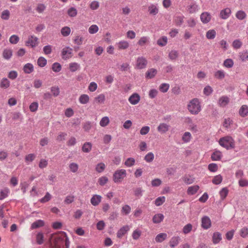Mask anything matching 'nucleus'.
Listing matches in <instances>:
<instances>
[{
    "instance_id": "nucleus-22",
    "label": "nucleus",
    "mask_w": 248,
    "mask_h": 248,
    "mask_svg": "<svg viewBox=\"0 0 248 248\" xmlns=\"http://www.w3.org/2000/svg\"><path fill=\"white\" fill-rule=\"evenodd\" d=\"M34 67L31 63H28L23 67V71L26 74H30L33 71Z\"/></svg>"
},
{
    "instance_id": "nucleus-62",
    "label": "nucleus",
    "mask_w": 248,
    "mask_h": 248,
    "mask_svg": "<svg viewBox=\"0 0 248 248\" xmlns=\"http://www.w3.org/2000/svg\"><path fill=\"white\" fill-rule=\"evenodd\" d=\"M19 40V38L18 36L16 35H12L9 39V41L10 43L12 44H17Z\"/></svg>"
},
{
    "instance_id": "nucleus-52",
    "label": "nucleus",
    "mask_w": 248,
    "mask_h": 248,
    "mask_svg": "<svg viewBox=\"0 0 248 248\" xmlns=\"http://www.w3.org/2000/svg\"><path fill=\"white\" fill-rule=\"evenodd\" d=\"M36 242L38 245H41L44 243V235L42 232H39L36 235Z\"/></svg>"
},
{
    "instance_id": "nucleus-1",
    "label": "nucleus",
    "mask_w": 248,
    "mask_h": 248,
    "mask_svg": "<svg viewBox=\"0 0 248 248\" xmlns=\"http://www.w3.org/2000/svg\"><path fill=\"white\" fill-rule=\"evenodd\" d=\"M69 238L64 232L54 234L50 242V248H69Z\"/></svg>"
},
{
    "instance_id": "nucleus-21",
    "label": "nucleus",
    "mask_w": 248,
    "mask_h": 248,
    "mask_svg": "<svg viewBox=\"0 0 248 248\" xmlns=\"http://www.w3.org/2000/svg\"><path fill=\"white\" fill-rule=\"evenodd\" d=\"M148 12L152 16H155L158 13V9L155 5L151 4L148 7Z\"/></svg>"
},
{
    "instance_id": "nucleus-5",
    "label": "nucleus",
    "mask_w": 248,
    "mask_h": 248,
    "mask_svg": "<svg viewBox=\"0 0 248 248\" xmlns=\"http://www.w3.org/2000/svg\"><path fill=\"white\" fill-rule=\"evenodd\" d=\"M147 64V61L143 57H139L136 61V67L138 69H141L146 67Z\"/></svg>"
},
{
    "instance_id": "nucleus-32",
    "label": "nucleus",
    "mask_w": 248,
    "mask_h": 248,
    "mask_svg": "<svg viewBox=\"0 0 248 248\" xmlns=\"http://www.w3.org/2000/svg\"><path fill=\"white\" fill-rule=\"evenodd\" d=\"M10 191L8 188H5L0 191V200H2L8 196Z\"/></svg>"
},
{
    "instance_id": "nucleus-37",
    "label": "nucleus",
    "mask_w": 248,
    "mask_h": 248,
    "mask_svg": "<svg viewBox=\"0 0 248 248\" xmlns=\"http://www.w3.org/2000/svg\"><path fill=\"white\" fill-rule=\"evenodd\" d=\"M69 168L72 172L76 173L78 169V165L77 163L72 162L69 164Z\"/></svg>"
},
{
    "instance_id": "nucleus-3",
    "label": "nucleus",
    "mask_w": 248,
    "mask_h": 248,
    "mask_svg": "<svg viewBox=\"0 0 248 248\" xmlns=\"http://www.w3.org/2000/svg\"><path fill=\"white\" fill-rule=\"evenodd\" d=\"M219 144L227 150L233 149L235 147L233 139L230 136L221 138L219 140Z\"/></svg>"
},
{
    "instance_id": "nucleus-35",
    "label": "nucleus",
    "mask_w": 248,
    "mask_h": 248,
    "mask_svg": "<svg viewBox=\"0 0 248 248\" xmlns=\"http://www.w3.org/2000/svg\"><path fill=\"white\" fill-rule=\"evenodd\" d=\"M80 65L77 62H72L69 64V69L72 72H75L79 69Z\"/></svg>"
},
{
    "instance_id": "nucleus-58",
    "label": "nucleus",
    "mask_w": 248,
    "mask_h": 248,
    "mask_svg": "<svg viewBox=\"0 0 248 248\" xmlns=\"http://www.w3.org/2000/svg\"><path fill=\"white\" fill-rule=\"evenodd\" d=\"M38 103L36 102H32L29 106L30 110L31 112H35L38 109Z\"/></svg>"
},
{
    "instance_id": "nucleus-60",
    "label": "nucleus",
    "mask_w": 248,
    "mask_h": 248,
    "mask_svg": "<svg viewBox=\"0 0 248 248\" xmlns=\"http://www.w3.org/2000/svg\"><path fill=\"white\" fill-rule=\"evenodd\" d=\"M10 13L9 10H4L1 15V18L3 20H8L9 18Z\"/></svg>"
},
{
    "instance_id": "nucleus-53",
    "label": "nucleus",
    "mask_w": 248,
    "mask_h": 248,
    "mask_svg": "<svg viewBox=\"0 0 248 248\" xmlns=\"http://www.w3.org/2000/svg\"><path fill=\"white\" fill-rule=\"evenodd\" d=\"M232 46L234 49H239L242 46V42L239 39H236L232 42Z\"/></svg>"
},
{
    "instance_id": "nucleus-17",
    "label": "nucleus",
    "mask_w": 248,
    "mask_h": 248,
    "mask_svg": "<svg viewBox=\"0 0 248 248\" xmlns=\"http://www.w3.org/2000/svg\"><path fill=\"white\" fill-rule=\"evenodd\" d=\"M164 218V216L162 214H156L153 217V222L154 223L158 224L162 222Z\"/></svg>"
},
{
    "instance_id": "nucleus-29",
    "label": "nucleus",
    "mask_w": 248,
    "mask_h": 248,
    "mask_svg": "<svg viewBox=\"0 0 248 248\" xmlns=\"http://www.w3.org/2000/svg\"><path fill=\"white\" fill-rule=\"evenodd\" d=\"M129 46L128 42L126 41H121L118 44V47L119 49H125Z\"/></svg>"
},
{
    "instance_id": "nucleus-47",
    "label": "nucleus",
    "mask_w": 248,
    "mask_h": 248,
    "mask_svg": "<svg viewBox=\"0 0 248 248\" xmlns=\"http://www.w3.org/2000/svg\"><path fill=\"white\" fill-rule=\"evenodd\" d=\"M106 168V165L103 163H99L97 164L95 167V170L99 173L103 171Z\"/></svg>"
},
{
    "instance_id": "nucleus-13",
    "label": "nucleus",
    "mask_w": 248,
    "mask_h": 248,
    "mask_svg": "<svg viewBox=\"0 0 248 248\" xmlns=\"http://www.w3.org/2000/svg\"><path fill=\"white\" fill-rule=\"evenodd\" d=\"M102 197L99 195H94L91 199V203L93 206L98 205L101 201Z\"/></svg>"
},
{
    "instance_id": "nucleus-41",
    "label": "nucleus",
    "mask_w": 248,
    "mask_h": 248,
    "mask_svg": "<svg viewBox=\"0 0 248 248\" xmlns=\"http://www.w3.org/2000/svg\"><path fill=\"white\" fill-rule=\"evenodd\" d=\"M229 102V98L227 96L221 97L218 101V103L220 106L224 107L226 106Z\"/></svg>"
},
{
    "instance_id": "nucleus-24",
    "label": "nucleus",
    "mask_w": 248,
    "mask_h": 248,
    "mask_svg": "<svg viewBox=\"0 0 248 248\" xmlns=\"http://www.w3.org/2000/svg\"><path fill=\"white\" fill-rule=\"evenodd\" d=\"M184 16L183 15L175 16L174 21L176 26H180L184 22Z\"/></svg>"
},
{
    "instance_id": "nucleus-56",
    "label": "nucleus",
    "mask_w": 248,
    "mask_h": 248,
    "mask_svg": "<svg viewBox=\"0 0 248 248\" xmlns=\"http://www.w3.org/2000/svg\"><path fill=\"white\" fill-rule=\"evenodd\" d=\"M165 201V198L164 196L159 197L156 199L155 201V204L156 206H160L162 205Z\"/></svg>"
},
{
    "instance_id": "nucleus-38",
    "label": "nucleus",
    "mask_w": 248,
    "mask_h": 248,
    "mask_svg": "<svg viewBox=\"0 0 248 248\" xmlns=\"http://www.w3.org/2000/svg\"><path fill=\"white\" fill-rule=\"evenodd\" d=\"M167 41V37L166 36H163L157 40V44L159 46H163L166 45Z\"/></svg>"
},
{
    "instance_id": "nucleus-18",
    "label": "nucleus",
    "mask_w": 248,
    "mask_h": 248,
    "mask_svg": "<svg viewBox=\"0 0 248 248\" xmlns=\"http://www.w3.org/2000/svg\"><path fill=\"white\" fill-rule=\"evenodd\" d=\"M199 186L198 185H194L188 187L187 190V193L189 195H193L196 194L198 190L199 189Z\"/></svg>"
},
{
    "instance_id": "nucleus-12",
    "label": "nucleus",
    "mask_w": 248,
    "mask_h": 248,
    "mask_svg": "<svg viewBox=\"0 0 248 248\" xmlns=\"http://www.w3.org/2000/svg\"><path fill=\"white\" fill-rule=\"evenodd\" d=\"M211 18L210 14L208 12H204L201 15V20L202 22L204 24L208 23Z\"/></svg>"
},
{
    "instance_id": "nucleus-48",
    "label": "nucleus",
    "mask_w": 248,
    "mask_h": 248,
    "mask_svg": "<svg viewBox=\"0 0 248 248\" xmlns=\"http://www.w3.org/2000/svg\"><path fill=\"white\" fill-rule=\"evenodd\" d=\"M67 14L70 17H75L77 15V9L74 7H71L67 11Z\"/></svg>"
},
{
    "instance_id": "nucleus-33",
    "label": "nucleus",
    "mask_w": 248,
    "mask_h": 248,
    "mask_svg": "<svg viewBox=\"0 0 248 248\" xmlns=\"http://www.w3.org/2000/svg\"><path fill=\"white\" fill-rule=\"evenodd\" d=\"M216 31L214 30H210L206 32V37L208 39H213L216 36Z\"/></svg>"
},
{
    "instance_id": "nucleus-31",
    "label": "nucleus",
    "mask_w": 248,
    "mask_h": 248,
    "mask_svg": "<svg viewBox=\"0 0 248 248\" xmlns=\"http://www.w3.org/2000/svg\"><path fill=\"white\" fill-rule=\"evenodd\" d=\"M198 10V6L196 3H192L187 6V11L189 13H194Z\"/></svg>"
},
{
    "instance_id": "nucleus-4",
    "label": "nucleus",
    "mask_w": 248,
    "mask_h": 248,
    "mask_svg": "<svg viewBox=\"0 0 248 248\" xmlns=\"http://www.w3.org/2000/svg\"><path fill=\"white\" fill-rule=\"evenodd\" d=\"M126 176V171L124 169L118 170L113 174V181L116 183H121Z\"/></svg>"
},
{
    "instance_id": "nucleus-9",
    "label": "nucleus",
    "mask_w": 248,
    "mask_h": 248,
    "mask_svg": "<svg viewBox=\"0 0 248 248\" xmlns=\"http://www.w3.org/2000/svg\"><path fill=\"white\" fill-rule=\"evenodd\" d=\"M140 95L137 93H134L128 98L129 102L132 105H136L140 101Z\"/></svg>"
},
{
    "instance_id": "nucleus-28",
    "label": "nucleus",
    "mask_w": 248,
    "mask_h": 248,
    "mask_svg": "<svg viewBox=\"0 0 248 248\" xmlns=\"http://www.w3.org/2000/svg\"><path fill=\"white\" fill-rule=\"evenodd\" d=\"M92 147V143L90 142H86L83 145L82 150L83 152L87 153L91 151Z\"/></svg>"
},
{
    "instance_id": "nucleus-55",
    "label": "nucleus",
    "mask_w": 248,
    "mask_h": 248,
    "mask_svg": "<svg viewBox=\"0 0 248 248\" xmlns=\"http://www.w3.org/2000/svg\"><path fill=\"white\" fill-rule=\"evenodd\" d=\"M192 229V225L190 223L187 224L185 225L183 229V232L185 234L189 233Z\"/></svg>"
},
{
    "instance_id": "nucleus-63",
    "label": "nucleus",
    "mask_w": 248,
    "mask_h": 248,
    "mask_svg": "<svg viewBox=\"0 0 248 248\" xmlns=\"http://www.w3.org/2000/svg\"><path fill=\"white\" fill-rule=\"evenodd\" d=\"M191 139V134L190 132H185L183 137L182 140L185 142H187L190 141Z\"/></svg>"
},
{
    "instance_id": "nucleus-36",
    "label": "nucleus",
    "mask_w": 248,
    "mask_h": 248,
    "mask_svg": "<svg viewBox=\"0 0 248 248\" xmlns=\"http://www.w3.org/2000/svg\"><path fill=\"white\" fill-rule=\"evenodd\" d=\"M2 54L5 59L9 60L12 56V51L11 49H5L3 50Z\"/></svg>"
},
{
    "instance_id": "nucleus-8",
    "label": "nucleus",
    "mask_w": 248,
    "mask_h": 248,
    "mask_svg": "<svg viewBox=\"0 0 248 248\" xmlns=\"http://www.w3.org/2000/svg\"><path fill=\"white\" fill-rule=\"evenodd\" d=\"M202 227L204 229H208L211 226V221L207 216H204L202 218Z\"/></svg>"
},
{
    "instance_id": "nucleus-64",
    "label": "nucleus",
    "mask_w": 248,
    "mask_h": 248,
    "mask_svg": "<svg viewBox=\"0 0 248 248\" xmlns=\"http://www.w3.org/2000/svg\"><path fill=\"white\" fill-rule=\"evenodd\" d=\"M98 31V27L96 25H92L89 28V32L91 34L96 33Z\"/></svg>"
},
{
    "instance_id": "nucleus-39",
    "label": "nucleus",
    "mask_w": 248,
    "mask_h": 248,
    "mask_svg": "<svg viewBox=\"0 0 248 248\" xmlns=\"http://www.w3.org/2000/svg\"><path fill=\"white\" fill-rule=\"evenodd\" d=\"M155 158L154 154L152 152H149L144 156V160L148 163L152 162Z\"/></svg>"
},
{
    "instance_id": "nucleus-19",
    "label": "nucleus",
    "mask_w": 248,
    "mask_h": 248,
    "mask_svg": "<svg viewBox=\"0 0 248 248\" xmlns=\"http://www.w3.org/2000/svg\"><path fill=\"white\" fill-rule=\"evenodd\" d=\"M157 74V70L155 68L149 69L145 74V77L147 78H152Z\"/></svg>"
},
{
    "instance_id": "nucleus-25",
    "label": "nucleus",
    "mask_w": 248,
    "mask_h": 248,
    "mask_svg": "<svg viewBox=\"0 0 248 248\" xmlns=\"http://www.w3.org/2000/svg\"><path fill=\"white\" fill-rule=\"evenodd\" d=\"M181 239L179 236H174L170 240V244L171 247H175L179 243Z\"/></svg>"
},
{
    "instance_id": "nucleus-49",
    "label": "nucleus",
    "mask_w": 248,
    "mask_h": 248,
    "mask_svg": "<svg viewBox=\"0 0 248 248\" xmlns=\"http://www.w3.org/2000/svg\"><path fill=\"white\" fill-rule=\"evenodd\" d=\"M46 60L43 57H40L38 59L37 64L40 67H44L46 64Z\"/></svg>"
},
{
    "instance_id": "nucleus-20",
    "label": "nucleus",
    "mask_w": 248,
    "mask_h": 248,
    "mask_svg": "<svg viewBox=\"0 0 248 248\" xmlns=\"http://www.w3.org/2000/svg\"><path fill=\"white\" fill-rule=\"evenodd\" d=\"M239 113L243 117L247 116L248 115V106L245 105L242 106L239 109Z\"/></svg>"
},
{
    "instance_id": "nucleus-61",
    "label": "nucleus",
    "mask_w": 248,
    "mask_h": 248,
    "mask_svg": "<svg viewBox=\"0 0 248 248\" xmlns=\"http://www.w3.org/2000/svg\"><path fill=\"white\" fill-rule=\"evenodd\" d=\"M208 170L211 172H216L218 170V166L216 163H211L208 165Z\"/></svg>"
},
{
    "instance_id": "nucleus-46",
    "label": "nucleus",
    "mask_w": 248,
    "mask_h": 248,
    "mask_svg": "<svg viewBox=\"0 0 248 248\" xmlns=\"http://www.w3.org/2000/svg\"><path fill=\"white\" fill-rule=\"evenodd\" d=\"M222 181V177L219 174L215 176L212 180V183L215 185H219Z\"/></svg>"
},
{
    "instance_id": "nucleus-6",
    "label": "nucleus",
    "mask_w": 248,
    "mask_h": 248,
    "mask_svg": "<svg viewBox=\"0 0 248 248\" xmlns=\"http://www.w3.org/2000/svg\"><path fill=\"white\" fill-rule=\"evenodd\" d=\"M38 39L37 37L33 35L30 36L28 40L26 42V45L34 47L38 45Z\"/></svg>"
},
{
    "instance_id": "nucleus-43",
    "label": "nucleus",
    "mask_w": 248,
    "mask_h": 248,
    "mask_svg": "<svg viewBox=\"0 0 248 248\" xmlns=\"http://www.w3.org/2000/svg\"><path fill=\"white\" fill-rule=\"evenodd\" d=\"M215 77L219 79H222L225 77V73L223 70H218L215 73Z\"/></svg>"
},
{
    "instance_id": "nucleus-23",
    "label": "nucleus",
    "mask_w": 248,
    "mask_h": 248,
    "mask_svg": "<svg viewBox=\"0 0 248 248\" xmlns=\"http://www.w3.org/2000/svg\"><path fill=\"white\" fill-rule=\"evenodd\" d=\"M44 225V222L43 220L39 219L33 222L31 225V229H35L39 227H42Z\"/></svg>"
},
{
    "instance_id": "nucleus-59",
    "label": "nucleus",
    "mask_w": 248,
    "mask_h": 248,
    "mask_svg": "<svg viewBox=\"0 0 248 248\" xmlns=\"http://www.w3.org/2000/svg\"><path fill=\"white\" fill-rule=\"evenodd\" d=\"M178 56V52L176 50H171L169 54V57L171 60H175Z\"/></svg>"
},
{
    "instance_id": "nucleus-51",
    "label": "nucleus",
    "mask_w": 248,
    "mask_h": 248,
    "mask_svg": "<svg viewBox=\"0 0 248 248\" xmlns=\"http://www.w3.org/2000/svg\"><path fill=\"white\" fill-rule=\"evenodd\" d=\"M109 123V119L108 117H103L100 121V125L102 127L107 126Z\"/></svg>"
},
{
    "instance_id": "nucleus-34",
    "label": "nucleus",
    "mask_w": 248,
    "mask_h": 248,
    "mask_svg": "<svg viewBox=\"0 0 248 248\" xmlns=\"http://www.w3.org/2000/svg\"><path fill=\"white\" fill-rule=\"evenodd\" d=\"M239 56L243 62L248 61V51L247 50H244L240 52Z\"/></svg>"
},
{
    "instance_id": "nucleus-44",
    "label": "nucleus",
    "mask_w": 248,
    "mask_h": 248,
    "mask_svg": "<svg viewBox=\"0 0 248 248\" xmlns=\"http://www.w3.org/2000/svg\"><path fill=\"white\" fill-rule=\"evenodd\" d=\"M235 16L238 19L243 20L246 18V14L244 11L240 10L237 12Z\"/></svg>"
},
{
    "instance_id": "nucleus-26",
    "label": "nucleus",
    "mask_w": 248,
    "mask_h": 248,
    "mask_svg": "<svg viewBox=\"0 0 248 248\" xmlns=\"http://www.w3.org/2000/svg\"><path fill=\"white\" fill-rule=\"evenodd\" d=\"M167 237V234L166 233H160L157 234L155 238V240L156 242L161 243L165 240Z\"/></svg>"
},
{
    "instance_id": "nucleus-27",
    "label": "nucleus",
    "mask_w": 248,
    "mask_h": 248,
    "mask_svg": "<svg viewBox=\"0 0 248 248\" xmlns=\"http://www.w3.org/2000/svg\"><path fill=\"white\" fill-rule=\"evenodd\" d=\"M10 86V81L7 78H3L0 81V87L3 89H7Z\"/></svg>"
},
{
    "instance_id": "nucleus-10",
    "label": "nucleus",
    "mask_w": 248,
    "mask_h": 248,
    "mask_svg": "<svg viewBox=\"0 0 248 248\" xmlns=\"http://www.w3.org/2000/svg\"><path fill=\"white\" fill-rule=\"evenodd\" d=\"M231 14V10L229 8H226L222 10L219 14V16L223 19H226L230 16Z\"/></svg>"
},
{
    "instance_id": "nucleus-50",
    "label": "nucleus",
    "mask_w": 248,
    "mask_h": 248,
    "mask_svg": "<svg viewBox=\"0 0 248 248\" xmlns=\"http://www.w3.org/2000/svg\"><path fill=\"white\" fill-rule=\"evenodd\" d=\"M135 163V160L134 158H128L124 162V165L128 167L133 166Z\"/></svg>"
},
{
    "instance_id": "nucleus-16",
    "label": "nucleus",
    "mask_w": 248,
    "mask_h": 248,
    "mask_svg": "<svg viewBox=\"0 0 248 248\" xmlns=\"http://www.w3.org/2000/svg\"><path fill=\"white\" fill-rule=\"evenodd\" d=\"M222 239L221 234L218 232L213 233L212 236V241L214 244H218Z\"/></svg>"
},
{
    "instance_id": "nucleus-7",
    "label": "nucleus",
    "mask_w": 248,
    "mask_h": 248,
    "mask_svg": "<svg viewBox=\"0 0 248 248\" xmlns=\"http://www.w3.org/2000/svg\"><path fill=\"white\" fill-rule=\"evenodd\" d=\"M72 49L69 47L66 46L63 48L62 51V58L64 60H67L72 57Z\"/></svg>"
},
{
    "instance_id": "nucleus-15",
    "label": "nucleus",
    "mask_w": 248,
    "mask_h": 248,
    "mask_svg": "<svg viewBox=\"0 0 248 248\" xmlns=\"http://www.w3.org/2000/svg\"><path fill=\"white\" fill-rule=\"evenodd\" d=\"M129 230L128 226H124L120 228L117 233V236L118 238H121Z\"/></svg>"
},
{
    "instance_id": "nucleus-57",
    "label": "nucleus",
    "mask_w": 248,
    "mask_h": 248,
    "mask_svg": "<svg viewBox=\"0 0 248 248\" xmlns=\"http://www.w3.org/2000/svg\"><path fill=\"white\" fill-rule=\"evenodd\" d=\"M170 87V85L168 83H162L159 86V90L162 93H166Z\"/></svg>"
},
{
    "instance_id": "nucleus-45",
    "label": "nucleus",
    "mask_w": 248,
    "mask_h": 248,
    "mask_svg": "<svg viewBox=\"0 0 248 248\" xmlns=\"http://www.w3.org/2000/svg\"><path fill=\"white\" fill-rule=\"evenodd\" d=\"M61 32L62 36L66 37L70 34L71 29L69 27L66 26L61 29Z\"/></svg>"
},
{
    "instance_id": "nucleus-40",
    "label": "nucleus",
    "mask_w": 248,
    "mask_h": 248,
    "mask_svg": "<svg viewBox=\"0 0 248 248\" xmlns=\"http://www.w3.org/2000/svg\"><path fill=\"white\" fill-rule=\"evenodd\" d=\"M229 190L227 187H224L219 191V194L221 200H223L228 195Z\"/></svg>"
},
{
    "instance_id": "nucleus-42",
    "label": "nucleus",
    "mask_w": 248,
    "mask_h": 248,
    "mask_svg": "<svg viewBox=\"0 0 248 248\" xmlns=\"http://www.w3.org/2000/svg\"><path fill=\"white\" fill-rule=\"evenodd\" d=\"M233 61L231 59H227L224 61L223 65L228 68H232L233 65Z\"/></svg>"
},
{
    "instance_id": "nucleus-54",
    "label": "nucleus",
    "mask_w": 248,
    "mask_h": 248,
    "mask_svg": "<svg viewBox=\"0 0 248 248\" xmlns=\"http://www.w3.org/2000/svg\"><path fill=\"white\" fill-rule=\"evenodd\" d=\"M52 69L55 72H59L62 69V66L59 63L55 62L52 65Z\"/></svg>"
},
{
    "instance_id": "nucleus-2",
    "label": "nucleus",
    "mask_w": 248,
    "mask_h": 248,
    "mask_svg": "<svg viewBox=\"0 0 248 248\" xmlns=\"http://www.w3.org/2000/svg\"><path fill=\"white\" fill-rule=\"evenodd\" d=\"M187 108L191 114L196 115L201 110L200 103L197 98H194L190 101L188 105Z\"/></svg>"
},
{
    "instance_id": "nucleus-30",
    "label": "nucleus",
    "mask_w": 248,
    "mask_h": 248,
    "mask_svg": "<svg viewBox=\"0 0 248 248\" xmlns=\"http://www.w3.org/2000/svg\"><path fill=\"white\" fill-rule=\"evenodd\" d=\"M79 101L82 104H86L89 101V97L87 94H82L79 98Z\"/></svg>"
},
{
    "instance_id": "nucleus-14",
    "label": "nucleus",
    "mask_w": 248,
    "mask_h": 248,
    "mask_svg": "<svg viewBox=\"0 0 248 248\" xmlns=\"http://www.w3.org/2000/svg\"><path fill=\"white\" fill-rule=\"evenodd\" d=\"M222 157V153L219 151L216 150L212 154L211 158L213 161H218L221 159Z\"/></svg>"
},
{
    "instance_id": "nucleus-11",
    "label": "nucleus",
    "mask_w": 248,
    "mask_h": 248,
    "mask_svg": "<svg viewBox=\"0 0 248 248\" xmlns=\"http://www.w3.org/2000/svg\"><path fill=\"white\" fill-rule=\"evenodd\" d=\"M170 126L165 123H161L158 126L157 131L161 134H164L169 129Z\"/></svg>"
}]
</instances>
